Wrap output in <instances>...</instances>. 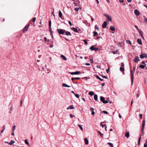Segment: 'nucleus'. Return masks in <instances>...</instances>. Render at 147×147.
I'll return each mask as SVG.
<instances>
[{
    "label": "nucleus",
    "mask_w": 147,
    "mask_h": 147,
    "mask_svg": "<svg viewBox=\"0 0 147 147\" xmlns=\"http://www.w3.org/2000/svg\"><path fill=\"white\" fill-rule=\"evenodd\" d=\"M137 42L140 45H142V42L141 39V38H138L137 39Z\"/></svg>",
    "instance_id": "16"
},
{
    "label": "nucleus",
    "mask_w": 147,
    "mask_h": 147,
    "mask_svg": "<svg viewBox=\"0 0 147 147\" xmlns=\"http://www.w3.org/2000/svg\"><path fill=\"white\" fill-rule=\"evenodd\" d=\"M100 125L103 128L104 127H105V126H106V125L102 124L101 123H100Z\"/></svg>",
    "instance_id": "47"
},
{
    "label": "nucleus",
    "mask_w": 147,
    "mask_h": 147,
    "mask_svg": "<svg viewBox=\"0 0 147 147\" xmlns=\"http://www.w3.org/2000/svg\"><path fill=\"white\" fill-rule=\"evenodd\" d=\"M147 57V55L146 53H143L140 55V58L141 59H143L144 57Z\"/></svg>",
    "instance_id": "7"
},
{
    "label": "nucleus",
    "mask_w": 147,
    "mask_h": 147,
    "mask_svg": "<svg viewBox=\"0 0 147 147\" xmlns=\"http://www.w3.org/2000/svg\"><path fill=\"white\" fill-rule=\"evenodd\" d=\"M60 57L65 61H66L67 59L66 57L63 55H61Z\"/></svg>",
    "instance_id": "19"
},
{
    "label": "nucleus",
    "mask_w": 147,
    "mask_h": 147,
    "mask_svg": "<svg viewBox=\"0 0 147 147\" xmlns=\"http://www.w3.org/2000/svg\"><path fill=\"white\" fill-rule=\"evenodd\" d=\"M108 144L111 147H113V145L112 143L110 142H109L108 143Z\"/></svg>",
    "instance_id": "31"
},
{
    "label": "nucleus",
    "mask_w": 147,
    "mask_h": 147,
    "mask_svg": "<svg viewBox=\"0 0 147 147\" xmlns=\"http://www.w3.org/2000/svg\"><path fill=\"white\" fill-rule=\"evenodd\" d=\"M90 60L91 61V64L92 63H93V61L92 59H90Z\"/></svg>",
    "instance_id": "61"
},
{
    "label": "nucleus",
    "mask_w": 147,
    "mask_h": 147,
    "mask_svg": "<svg viewBox=\"0 0 147 147\" xmlns=\"http://www.w3.org/2000/svg\"><path fill=\"white\" fill-rule=\"evenodd\" d=\"M84 141H85V144H88L89 142H88V140L86 138H84Z\"/></svg>",
    "instance_id": "20"
},
{
    "label": "nucleus",
    "mask_w": 147,
    "mask_h": 147,
    "mask_svg": "<svg viewBox=\"0 0 147 147\" xmlns=\"http://www.w3.org/2000/svg\"><path fill=\"white\" fill-rule=\"evenodd\" d=\"M49 32H50L51 33V34L52 37H53V33H52V29H51V27L49 28Z\"/></svg>",
    "instance_id": "21"
},
{
    "label": "nucleus",
    "mask_w": 147,
    "mask_h": 147,
    "mask_svg": "<svg viewBox=\"0 0 147 147\" xmlns=\"http://www.w3.org/2000/svg\"><path fill=\"white\" fill-rule=\"evenodd\" d=\"M134 27H135L138 30V31L139 30H140V29H139L138 28V27L136 25H135L134 26Z\"/></svg>",
    "instance_id": "49"
},
{
    "label": "nucleus",
    "mask_w": 147,
    "mask_h": 147,
    "mask_svg": "<svg viewBox=\"0 0 147 147\" xmlns=\"http://www.w3.org/2000/svg\"><path fill=\"white\" fill-rule=\"evenodd\" d=\"M100 100L103 103L106 104L108 103V101L107 100H105V98L103 96H101L100 97Z\"/></svg>",
    "instance_id": "3"
},
{
    "label": "nucleus",
    "mask_w": 147,
    "mask_h": 147,
    "mask_svg": "<svg viewBox=\"0 0 147 147\" xmlns=\"http://www.w3.org/2000/svg\"><path fill=\"white\" fill-rule=\"evenodd\" d=\"M70 117L71 118H72L73 117H74V116L72 114H70Z\"/></svg>",
    "instance_id": "53"
},
{
    "label": "nucleus",
    "mask_w": 147,
    "mask_h": 147,
    "mask_svg": "<svg viewBox=\"0 0 147 147\" xmlns=\"http://www.w3.org/2000/svg\"><path fill=\"white\" fill-rule=\"evenodd\" d=\"M96 78L98 79H99L101 81H102L103 80V79H101L99 76H96Z\"/></svg>",
    "instance_id": "30"
},
{
    "label": "nucleus",
    "mask_w": 147,
    "mask_h": 147,
    "mask_svg": "<svg viewBox=\"0 0 147 147\" xmlns=\"http://www.w3.org/2000/svg\"><path fill=\"white\" fill-rule=\"evenodd\" d=\"M145 65H140V67L141 69H144L145 68Z\"/></svg>",
    "instance_id": "28"
},
{
    "label": "nucleus",
    "mask_w": 147,
    "mask_h": 147,
    "mask_svg": "<svg viewBox=\"0 0 147 147\" xmlns=\"http://www.w3.org/2000/svg\"><path fill=\"white\" fill-rule=\"evenodd\" d=\"M94 109L92 107H91L90 108V110L92 111L91 115H94L95 114V112L94 111Z\"/></svg>",
    "instance_id": "14"
},
{
    "label": "nucleus",
    "mask_w": 147,
    "mask_h": 147,
    "mask_svg": "<svg viewBox=\"0 0 147 147\" xmlns=\"http://www.w3.org/2000/svg\"><path fill=\"white\" fill-rule=\"evenodd\" d=\"M109 67L108 69H107L106 70V72L107 73H108L109 72Z\"/></svg>",
    "instance_id": "54"
},
{
    "label": "nucleus",
    "mask_w": 147,
    "mask_h": 147,
    "mask_svg": "<svg viewBox=\"0 0 147 147\" xmlns=\"http://www.w3.org/2000/svg\"><path fill=\"white\" fill-rule=\"evenodd\" d=\"M125 136L127 138H128L129 136V133L127 132L125 133Z\"/></svg>",
    "instance_id": "27"
},
{
    "label": "nucleus",
    "mask_w": 147,
    "mask_h": 147,
    "mask_svg": "<svg viewBox=\"0 0 147 147\" xmlns=\"http://www.w3.org/2000/svg\"><path fill=\"white\" fill-rule=\"evenodd\" d=\"M136 96H137V98L139 97V94H137L136 95Z\"/></svg>",
    "instance_id": "62"
},
{
    "label": "nucleus",
    "mask_w": 147,
    "mask_h": 147,
    "mask_svg": "<svg viewBox=\"0 0 147 147\" xmlns=\"http://www.w3.org/2000/svg\"><path fill=\"white\" fill-rule=\"evenodd\" d=\"M74 9L75 11H78L79 10V8L78 7H76Z\"/></svg>",
    "instance_id": "48"
},
{
    "label": "nucleus",
    "mask_w": 147,
    "mask_h": 147,
    "mask_svg": "<svg viewBox=\"0 0 147 147\" xmlns=\"http://www.w3.org/2000/svg\"><path fill=\"white\" fill-rule=\"evenodd\" d=\"M78 126L80 127V129L82 130L83 131V128L82 127V126L78 124Z\"/></svg>",
    "instance_id": "33"
},
{
    "label": "nucleus",
    "mask_w": 147,
    "mask_h": 147,
    "mask_svg": "<svg viewBox=\"0 0 147 147\" xmlns=\"http://www.w3.org/2000/svg\"><path fill=\"white\" fill-rule=\"evenodd\" d=\"M103 112L104 113L106 114H107L108 113V112L107 111H103Z\"/></svg>",
    "instance_id": "52"
},
{
    "label": "nucleus",
    "mask_w": 147,
    "mask_h": 147,
    "mask_svg": "<svg viewBox=\"0 0 147 147\" xmlns=\"http://www.w3.org/2000/svg\"><path fill=\"white\" fill-rule=\"evenodd\" d=\"M15 143V142L13 140H11L10 142L8 143V144L9 145H12L13 144Z\"/></svg>",
    "instance_id": "23"
},
{
    "label": "nucleus",
    "mask_w": 147,
    "mask_h": 147,
    "mask_svg": "<svg viewBox=\"0 0 147 147\" xmlns=\"http://www.w3.org/2000/svg\"><path fill=\"white\" fill-rule=\"evenodd\" d=\"M29 26V24H28L27 26L26 25L25 26V27L24 28L23 30V32L24 33H25V32H26L27 31L28 29V27Z\"/></svg>",
    "instance_id": "4"
},
{
    "label": "nucleus",
    "mask_w": 147,
    "mask_h": 147,
    "mask_svg": "<svg viewBox=\"0 0 147 147\" xmlns=\"http://www.w3.org/2000/svg\"><path fill=\"white\" fill-rule=\"evenodd\" d=\"M120 70L121 71H123L124 70V68L121 67L120 68Z\"/></svg>",
    "instance_id": "37"
},
{
    "label": "nucleus",
    "mask_w": 147,
    "mask_h": 147,
    "mask_svg": "<svg viewBox=\"0 0 147 147\" xmlns=\"http://www.w3.org/2000/svg\"><path fill=\"white\" fill-rule=\"evenodd\" d=\"M102 77V78H105V79H107V77L106 76H103Z\"/></svg>",
    "instance_id": "58"
},
{
    "label": "nucleus",
    "mask_w": 147,
    "mask_h": 147,
    "mask_svg": "<svg viewBox=\"0 0 147 147\" xmlns=\"http://www.w3.org/2000/svg\"><path fill=\"white\" fill-rule=\"evenodd\" d=\"M134 13L137 16H138L140 14V12L137 9L134 10Z\"/></svg>",
    "instance_id": "12"
},
{
    "label": "nucleus",
    "mask_w": 147,
    "mask_h": 147,
    "mask_svg": "<svg viewBox=\"0 0 147 147\" xmlns=\"http://www.w3.org/2000/svg\"><path fill=\"white\" fill-rule=\"evenodd\" d=\"M104 15L107 18L109 21H111L112 20V17L108 14H105Z\"/></svg>",
    "instance_id": "5"
},
{
    "label": "nucleus",
    "mask_w": 147,
    "mask_h": 147,
    "mask_svg": "<svg viewBox=\"0 0 147 147\" xmlns=\"http://www.w3.org/2000/svg\"><path fill=\"white\" fill-rule=\"evenodd\" d=\"M88 15L91 18L92 21H93L94 20V19L90 15L88 14Z\"/></svg>",
    "instance_id": "51"
},
{
    "label": "nucleus",
    "mask_w": 147,
    "mask_h": 147,
    "mask_svg": "<svg viewBox=\"0 0 147 147\" xmlns=\"http://www.w3.org/2000/svg\"><path fill=\"white\" fill-rule=\"evenodd\" d=\"M36 20V18L34 17L32 21L33 22H35Z\"/></svg>",
    "instance_id": "46"
},
{
    "label": "nucleus",
    "mask_w": 147,
    "mask_h": 147,
    "mask_svg": "<svg viewBox=\"0 0 147 147\" xmlns=\"http://www.w3.org/2000/svg\"><path fill=\"white\" fill-rule=\"evenodd\" d=\"M68 23H69V24L71 26L72 25V24L70 21H68Z\"/></svg>",
    "instance_id": "50"
},
{
    "label": "nucleus",
    "mask_w": 147,
    "mask_h": 147,
    "mask_svg": "<svg viewBox=\"0 0 147 147\" xmlns=\"http://www.w3.org/2000/svg\"><path fill=\"white\" fill-rule=\"evenodd\" d=\"M57 31L59 34L65 35V30L62 29H57Z\"/></svg>",
    "instance_id": "2"
},
{
    "label": "nucleus",
    "mask_w": 147,
    "mask_h": 147,
    "mask_svg": "<svg viewBox=\"0 0 147 147\" xmlns=\"http://www.w3.org/2000/svg\"><path fill=\"white\" fill-rule=\"evenodd\" d=\"M136 69V66H134L133 68L134 71H135Z\"/></svg>",
    "instance_id": "55"
},
{
    "label": "nucleus",
    "mask_w": 147,
    "mask_h": 147,
    "mask_svg": "<svg viewBox=\"0 0 147 147\" xmlns=\"http://www.w3.org/2000/svg\"><path fill=\"white\" fill-rule=\"evenodd\" d=\"M75 108V107H74L73 105H71L69 106L67 108V110H69V109H74Z\"/></svg>",
    "instance_id": "13"
},
{
    "label": "nucleus",
    "mask_w": 147,
    "mask_h": 147,
    "mask_svg": "<svg viewBox=\"0 0 147 147\" xmlns=\"http://www.w3.org/2000/svg\"><path fill=\"white\" fill-rule=\"evenodd\" d=\"M95 30H99V28L96 26V25H95Z\"/></svg>",
    "instance_id": "45"
},
{
    "label": "nucleus",
    "mask_w": 147,
    "mask_h": 147,
    "mask_svg": "<svg viewBox=\"0 0 147 147\" xmlns=\"http://www.w3.org/2000/svg\"><path fill=\"white\" fill-rule=\"evenodd\" d=\"M126 41H127V43L130 44L131 45V42L130 40H127Z\"/></svg>",
    "instance_id": "43"
},
{
    "label": "nucleus",
    "mask_w": 147,
    "mask_h": 147,
    "mask_svg": "<svg viewBox=\"0 0 147 147\" xmlns=\"http://www.w3.org/2000/svg\"><path fill=\"white\" fill-rule=\"evenodd\" d=\"M141 137H140L138 139V142H140V140H141Z\"/></svg>",
    "instance_id": "60"
},
{
    "label": "nucleus",
    "mask_w": 147,
    "mask_h": 147,
    "mask_svg": "<svg viewBox=\"0 0 147 147\" xmlns=\"http://www.w3.org/2000/svg\"><path fill=\"white\" fill-rule=\"evenodd\" d=\"M93 36H96L97 34H98V33L96 32H95V31H94L93 32Z\"/></svg>",
    "instance_id": "26"
},
{
    "label": "nucleus",
    "mask_w": 147,
    "mask_h": 147,
    "mask_svg": "<svg viewBox=\"0 0 147 147\" xmlns=\"http://www.w3.org/2000/svg\"><path fill=\"white\" fill-rule=\"evenodd\" d=\"M16 126L15 125H14L12 127V131H14L16 129Z\"/></svg>",
    "instance_id": "34"
},
{
    "label": "nucleus",
    "mask_w": 147,
    "mask_h": 147,
    "mask_svg": "<svg viewBox=\"0 0 147 147\" xmlns=\"http://www.w3.org/2000/svg\"><path fill=\"white\" fill-rule=\"evenodd\" d=\"M139 61V59L138 56H136L135 58L133 60V61L136 62L138 63Z\"/></svg>",
    "instance_id": "9"
},
{
    "label": "nucleus",
    "mask_w": 147,
    "mask_h": 147,
    "mask_svg": "<svg viewBox=\"0 0 147 147\" xmlns=\"http://www.w3.org/2000/svg\"><path fill=\"white\" fill-rule=\"evenodd\" d=\"M134 71L132 70H130V74H131V84L132 85L133 84L134 80Z\"/></svg>",
    "instance_id": "1"
},
{
    "label": "nucleus",
    "mask_w": 147,
    "mask_h": 147,
    "mask_svg": "<svg viewBox=\"0 0 147 147\" xmlns=\"http://www.w3.org/2000/svg\"><path fill=\"white\" fill-rule=\"evenodd\" d=\"M140 119H142V114H140Z\"/></svg>",
    "instance_id": "57"
},
{
    "label": "nucleus",
    "mask_w": 147,
    "mask_h": 147,
    "mask_svg": "<svg viewBox=\"0 0 147 147\" xmlns=\"http://www.w3.org/2000/svg\"><path fill=\"white\" fill-rule=\"evenodd\" d=\"M144 147H147V144H144Z\"/></svg>",
    "instance_id": "64"
},
{
    "label": "nucleus",
    "mask_w": 147,
    "mask_h": 147,
    "mask_svg": "<svg viewBox=\"0 0 147 147\" xmlns=\"http://www.w3.org/2000/svg\"><path fill=\"white\" fill-rule=\"evenodd\" d=\"M110 29L112 31H114L115 30V27L113 26H111L110 27Z\"/></svg>",
    "instance_id": "25"
},
{
    "label": "nucleus",
    "mask_w": 147,
    "mask_h": 147,
    "mask_svg": "<svg viewBox=\"0 0 147 147\" xmlns=\"http://www.w3.org/2000/svg\"><path fill=\"white\" fill-rule=\"evenodd\" d=\"M74 95L75 96L78 98L79 97V96L78 94H75Z\"/></svg>",
    "instance_id": "41"
},
{
    "label": "nucleus",
    "mask_w": 147,
    "mask_h": 147,
    "mask_svg": "<svg viewBox=\"0 0 147 147\" xmlns=\"http://www.w3.org/2000/svg\"><path fill=\"white\" fill-rule=\"evenodd\" d=\"M144 21L146 22V23H147V18H145L144 19Z\"/></svg>",
    "instance_id": "56"
},
{
    "label": "nucleus",
    "mask_w": 147,
    "mask_h": 147,
    "mask_svg": "<svg viewBox=\"0 0 147 147\" xmlns=\"http://www.w3.org/2000/svg\"><path fill=\"white\" fill-rule=\"evenodd\" d=\"M145 119H144L143 121L142 122V132H143L144 129V128L145 125Z\"/></svg>",
    "instance_id": "8"
},
{
    "label": "nucleus",
    "mask_w": 147,
    "mask_h": 147,
    "mask_svg": "<svg viewBox=\"0 0 147 147\" xmlns=\"http://www.w3.org/2000/svg\"><path fill=\"white\" fill-rule=\"evenodd\" d=\"M107 25V22H105L102 25V28H105L106 27Z\"/></svg>",
    "instance_id": "15"
},
{
    "label": "nucleus",
    "mask_w": 147,
    "mask_h": 147,
    "mask_svg": "<svg viewBox=\"0 0 147 147\" xmlns=\"http://www.w3.org/2000/svg\"><path fill=\"white\" fill-rule=\"evenodd\" d=\"M85 65L88 66H89L90 65V64L89 63H86L85 64Z\"/></svg>",
    "instance_id": "59"
},
{
    "label": "nucleus",
    "mask_w": 147,
    "mask_h": 147,
    "mask_svg": "<svg viewBox=\"0 0 147 147\" xmlns=\"http://www.w3.org/2000/svg\"><path fill=\"white\" fill-rule=\"evenodd\" d=\"M25 143L26 144H27L28 145H29V143L27 140H25Z\"/></svg>",
    "instance_id": "36"
},
{
    "label": "nucleus",
    "mask_w": 147,
    "mask_h": 147,
    "mask_svg": "<svg viewBox=\"0 0 147 147\" xmlns=\"http://www.w3.org/2000/svg\"><path fill=\"white\" fill-rule=\"evenodd\" d=\"M119 1L121 3H123L124 1V0H119Z\"/></svg>",
    "instance_id": "63"
},
{
    "label": "nucleus",
    "mask_w": 147,
    "mask_h": 147,
    "mask_svg": "<svg viewBox=\"0 0 147 147\" xmlns=\"http://www.w3.org/2000/svg\"><path fill=\"white\" fill-rule=\"evenodd\" d=\"M138 31L140 35L141 36L142 38L144 39V37L143 35V33L142 31L140 29Z\"/></svg>",
    "instance_id": "11"
},
{
    "label": "nucleus",
    "mask_w": 147,
    "mask_h": 147,
    "mask_svg": "<svg viewBox=\"0 0 147 147\" xmlns=\"http://www.w3.org/2000/svg\"><path fill=\"white\" fill-rule=\"evenodd\" d=\"M98 133H99V134H100V135L101 137H102V138H103V134H102L101 133V132L99 131H98Z\"/></svg>",
    "instance_id": "32"
},
{
    "label": "nucleus",
    "mask_w": 147,
    "mask_h": 147,
    "mask_svg": "<svg viewBox=\"0 0 147 147\" xmlns=\"http://www.w3.org/2000/svg\"><path fill=\"white\" fill-rule=\"evenodd\" d=\"M69 73L70 74L72 75H78L80 73V72L79 71H76L75 72H70Z\"/></svg>",
    "instance_id": "6"
},
{
    "label": "nucleus",
    "mask_w": 147,
    "mask_h": 147,
    "mask_svg": "<svg viewBox=\"0 0 147 147\" xmlns=\"http://www.w3.org/2000/svg\"><path fill=\"white\" fill-rule=\"evenodd\" d=\"M65 34L67 36L69 35L70 36H71L72 35V34L70 32H68V31H65Z\"/></svg>",
    "instance_id": "17"
},
{
    "label": "nucleus",
    "mask_w": 147,
    "mask_h": 147,
    "mask_svg": "<svg viewBox=\"0 0 147 147\" xmlns=\"http://www.w3.org/2000/svg\"><path fill=\"white\" fill-rule=\"evenodd\" d=\"M100 38H102V37H99V36H97V38H96V40H99Z\"/></svg>",
    "instance_id": "44"
},
{
    "label": "nucleus",
    "mask_w": 147,
    "mask_h": 147,
    "mask_svg": "<svg viewBox=\"0 0 147 147\" xmlns=\"http://www.w3.org/2000/svg\"><path fill=\"white\" fill-rule=\"evenodd\" d=\"M83 41L84 42V43L86 45H87L88 44V43L87 42V41L86 40H83Z\"/></svg>",
    "instance_id": "40"
},
{
    "label": "nucleus",
    "mask_w": 147,
    "mask_h": 147,
    "mask_svg": "<svg viewBox=\"0 0 147 147\" xmlns=\"http://www.w3.org/2000/svg\"><path fill=\"white\" fill-rule=\"evenodd\" d=\"M71 29L72 30H73L74 32H77V33H79L80 32L78 31V30L76 28H74V27H72L71 28Z\"/></svg>",
    "instance_id": "10"
},
{
    "label": "nucleus",
    "mask_w": 147,
    "mask_h": 147,
    "mask_svg": "<svg viewBox=\"0 0 147 147\" xmlns=\"http://www.w3.org/2000/svg\"><path fill=\"white\" fill-rule=\"evenodd\" d=\"M3 127H4V129L1 131V133H3V131L5 129V127L4 125H3V126L2 127V128H3Z\"/></svg>",
    "instance_id": "39"
},
{
    "label": "nucleus",
    "mask_w": 147,
    "mask_h": 147,
    "mask_svg": "<svg viewBox=\"0 0 147 147\" xmlns=\"http://www.w3.org/2000/svg\"><path fill=\"white\" fill-rule=\"evenodd\" d=\"M94 99L96 101L98 100V96L97 94H95L94 95Z\"/></svg>",
    "instance_id": "22"
},
{
    "label": "nucleus",
    "mask_w": 147,
    "mask_h": 147,
    "mask_svg": "<svg viewBox=\"0 0 147 147\" xmlns=\"http://www.w3.org/2000/svg\"><path fill=\"white\" fill-rule=\"evenodd\" d=\"M98 48L95 47L94 49V51H96L98 50Z\"/></svg>",
    "instance_id": "42"
},
{
    "label": "nucleus",
    "mask_w": 147,
    "mask_h": 147,
    "mask_svg": "<svg viewBox=\"0 0 147 147\" xmlns=\"http://www.w3.org/2000/svg\"><path fill=\"white\" fill-rule=\"evenodd\" d=\"M94 46L92 45V46H91L90 48V49L91 50V51H94Z\"/></svg>",
    "instance_id": "35"
},
{
    "label": "nucleus",
    "mask_w": 147,
    "mask_h": 147,
    "mask_svg": "<svg viewBox=\"0 0 147 147\" xmlns=\"http://www.w3.org/2000/svg\"><path fill=\"white\" fill-rule=\"evenodd\" d=\"M88 94L91 96H92L94 94V93L93 92H89Z\"/></svg>",
    "instance_id": "29"
},
{
    "label": "nucleus",
    "mask_w": 147,
    "mask_h": 147,
    "mask_svg": "<svg viewBox=\"0 0 147 147\" xmlns=\"http://www.w3.org/2000/svg\"><path fill=\"white\" fill-rule=\"evenodd\" d=\"M62 86L64 87H70L71 86H68L65 83H63L62 84Z\"/></svg>",
    "instance_id": "18"
},
{
    "label": "nucleus",
    "mask_w": 147,
    "mask_h": 147,
    "mask_svg": "<svg viewBox=\"0 0 147 147\" xmlns=\"http://www.w3.org/2000/svg\"><path fill=\"white\" fill-rule=\"evenodd\" d=\"M51 21L50 20L49 22V28L51 27Z\"/></svg>",
    "instance_id": "38"
},
{
    "label": "nucleus",
    "mask_w": 147,
    "mask_h": 147,
    "mask_svg": "<svg viewBox=\"0 0 147 147\" xmlns=\"http://www.w3.org/2000/svg\"><path fill=\"white\" fill-rule=\"evenodd\" d=\"M59 17L60 18H61L62 16V13L60 10H59Z\"/></svg>",
    "instance_id": "24"
}]
</instances>
